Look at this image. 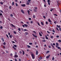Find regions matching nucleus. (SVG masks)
Returning <instances> with one entry per match:
<instances>
[{
    "label": "nucleus",
    "instance_id": "338daca9",
    "mask_svg": "<svg viewBox=\"0 0 61 61\" xmlns=\"http://www.w3.org/2000/svg\"><path fill=\"white\" fill-rule=\"evenodd\" d=\"M49 47L50 48H51V46H49Z\"/></svg>",
    "mask_w": 61,
    "mask_h": 61
},
{
    "label": "nucleus",
    "instance_id": "9b49d317",
    "mask_svg": "<svg viewBox=\"0 0 61 61\" xmlns=\"http://www.w3.org/2000/svg\"><path fill=\"white\" fill-rule=\"evenodd\" d=\"M49 56H50V55H49L48 56L46 57V58H49Z\"/></svg>",
    "mask_w": 61,
    "mask_h": 61
},
{
    "label": "nucleus",
    "instance_id": "3c124183",
    "mask_svg": "<svg viewBox=\"0 0 61 61\" xmlns=\"http://www.w3.org/2000/svg\"><path fill=\"white\" fill-rule=\"evenodd\" d=\"M52 31L53 32H54V33H55V31L54 30H52Z\"/></svg>",
    "mask_w": 61,
    "mask_h": 61
},
{
    "label": "nucleus",
    "instance_id": "b1692460",
    "mask_svg": "<svg viewBox=\"0 0 61 61\" xmlns=\"http://www.w3.org/2000/svg\"><path fill=\"white\" fill-rule=\"evenodd\" d=\"M12 47L14 49V50H16V49L15 48L14 46H13Z\"/></svg>",
    "mask_w": 61,
    "mask_h": 61
},
{
    "label": "nucleus",
    "instance_id": "393cba45",
    "mask_svg": "<svg viewBox=\"0 0 61 61\" xmlns=\"http://www.w3.org/2000/svg\"><path fill=\"white\" fill-rule=\"evenodd\" d=\"M22 52H23V55H24V54H25V51H23V50H22Z\"/></svg>",
    "mask_w": 61,
    "mask_h": 61
},
{
    "label": "nucleus",
    "instance_id": "f704fd0d",
    "mask_svg": "<svg viewBox=\"0 0 61 61\" xmlns=\"http://www.w3.org/2000/svg\"><path fill=\"white\" fill-rule=\"evenodd\" d=\"M15 4H16V6H18V5L17 4V3H15Z\"/></svg>",
    "mask_w": 61,
    "mask_h": 61
},
{
    "label": "nucleus",
    "instance_id": "58836bf2",
    "mask_svg": "<svg viewBox=\"0 0 61 61\" xmlns=\"http://www.w3.org/2000/svg\"><path fill=\"white\" fill-rule=\"evenodd\" d=\"M54 15H55V16H57L58 15L56 14H54Z\"/></svg>",
    "mask_w": 61,
    "mask_h": 61
},
{
    "label": "nucleus",
    "instance_id": "0e129e2a",
    "mask_svg": "<svg viewBox=\"0 0 61 61\" xmlns=\"http://www.w3.org/2000/svg\"><path fill=\"white\" fill-rule=\"evenodd\" d=\"M15 2H18V0H15Z\"/></svg>",
    "mask_w": 61,
    "mask_h": 61
},
{
    "label": "nucleus",
    "instance_id": "a878e982",
    "mask_svg": "<svg viewBox=\"0 0 61 61\" xmlns=\"http://www.w3.org/2000/svg\"><path fill=\"white\" fill-rule=\"evenodd\" d=\"M12 5H15V4L14 3V2H13L12 3Z\"/></svg>",
    "mask_w": 61,
    "mask_h": 61
},
{
    "label": "nucleus",
    "instance_id": "5701e85b",
    "mask_svg": "<svg viewBox=\"0 0 61 61\" xmlns=\"http://www.w3.org/2000/svg\"><path fill=\"white\" fill-rule=\"evenodd\" d=\"M45 37L46 38V39H48V37H47V36H45Z\"/></svg>",
    "mask_w": 61,
    "mask_h": 61
},
{
    "label": "nucleus",
    "instance_id": "7ed1b4c3",
    "mask_svg": "<svg viewBox=\"0 0 61 61\" xmlns=\"http://www.w3.org/2000/svg\"><path fill=\"white\" fill-rule=\"evenodd\" d=\"M57 5H58V6H59V5H60V3L58 2V1H57Z\"/></svg>",
    "mask_w": 61,
    "mask_h": 61
},
{
    "label": "nucleus",
    "instance_id": "5fc2aeb1",
    "mask_svg": "<svg viewBox=\"0 0 61 61\" xmlns=\"http://www.w3.org/2000/svg\"><path fill=\"white\" fill-rule=\"evenodd\" d=\"M0 12H1V13H3V11L2 10H0Z\"/></svg>",
    "mask_w": 61,
    "mask_h": 61
},
{
    "label": "nucleus",
    "instance_id": "6e6552de",
    "mask_svg": "<svg viewBox=\"0 0 61 61\" xmlns=\"http://www.w3.org/2000/svg\"><path fill=\"white\" fill-rule=\"evenodd\" d=\"M48 21L50 23H51L52 22H51V20H50V19H48Z\"/></svg>",
    "mask_w": 61,
    "mask_h": 61
},
{
    "label": "nucleus",
    "instance_id": "bf43d9fd",
    "mask_svg": "<svg viewBox=\"0 0 61 61\" xmlns=\"http://www.w3.org/2000/svg\"><path fill=\"white\" fill-rule=\"evenodd\" d=\"M20 54H22V52L21 51H20Z\"/></svg>",
    "mask_w": 61,
    "mask_h": 61
},
{
    "label": "nucleus",
    "instance_id": "c03bdc74",
    "mask_svg": "<svg viewBox=\"0 0 61 61\" xmlns=\"http://www.w3.org/2000/svg\"><path fill=\"white\" fill-rule=\"evenodd\" d=\"M55 59V58H54V57H52V60H54Z\"/></svg>",
    "mask_w": 61,
    "mask_h": 61
},
{
    "label": "nucleus",
    "instance_id": "e433bc0d",
    "mask_svg": "<svg viewBox=\"0 0 61 61\" xmlns=\"http://www.w3.org/2000/svg\"><path fill=\"white\" fill-rule=\"evenodd\" d=\"M3 15V14L2 13H1V12H0V15Z\"/></svg>",
    "mask_w": 61,
    "mask_h": 61
},
{
    "label": "nucleus",
    "instance_id": "1a4fd4ad",
    "mask_svg": "<svg viewBox=\"0 0 61 61\" xmlns=\"http://www.w3.org/2000/svg\"><path fill=\"white\" fill-rule=\"evenodd\" d=\"M11 25L12 26H13V27H15V26L13 24H11Z\"/></svg>",
    "mask_w": 61,
    "mask_h": 61
},
{
    "label": "nucleus",
    "instance_id": "7c9ffc66",
    "mask_svg": "<svg viewBox=\"0 0 61 61\" xmlns=\"http://www.w3.org/2000/svg\"><path fill=\"white\" fill-rule=\"evenodd\" d=\"M18 30H19V31H21V29H20V28H19L18 29Z\"/></svg>",
    "mask_w": 61,
    "mask_h": 61
},
{
    "label": "nucleus",
    "instance_id": "c9c22d12",
    "mask_svg": "<svg viewBox=\"0 0 61 61\" xmlns=\"http://www.w3.org/2000/svg\"><path fill=\"white\" fill-rule=\"evenodd\" d=\"M56 45L57 46H58V45H59L58 43H56Z\"/></svg>",
    "mask_w": 61,
    "mask_h": 61
},
{
    "label": "nucleus",
    "instance_id": "6ab92c4d",
    "mask_svg": "<svg viewBox=\"0 0 61 61\" xmlns=\"http://www.w3.org/2000/svg\"><path fill=\"white\" fill-rule=\"evenodd\" d=\"M1 40L3 41V42H4V38H2L1 39Z\"/></svg>",
    "mask_w": 61,
    "mask_h": 61
},
{
    "label": "nucleus",
    "instance_id": "72a5a7b5",
    "mask_svg": "<svg viewBox=\"0 0 61 61\" xmlns=\"http://www.w3.org/2000/svg\"><path fill=\"white\" fill-rule=\"evenodd\" d=\"M24 31H27V30L26 29H24Z\"/></svg>",
    "mask_w": 61,
    "mask_h": 61
},
{
    "label": "nucleus",
    "instance_id": "dca6fc26",
    "mask_svg": "<svg viewBox=\"0 0 61 61\" xmlns=\"http://www.w3.org/2000/svg\"><path fill=\"white\" fill-rule=\"evenodd\" d=\"M18 56H17V55H15V56H14V57L15 58L17 57H18Z\"/></svg>",
    "mask_w": 61,
    "mask_h": 61
},
{
    "label": "nucleus",
    "instance_id": "37998d69",
    "mask_svg": "<svg viewBox=\"0 0 61 61\" xmlns=\"http://www.w3.org/2000/svg\"><path fill=\"white\" fill-rule=\"evenodd\" d=\"M35 17H36V16H35V15H33V18H35Z\"/></svg>",
    "mask_w": 61,
    "mask_h": 61
},
{
    "label": "nucleus",
    "instance_id": "0eeeda50",
    "mask_svg": "<svg viewBox=\"0 0 61 61\" xmlns=\"http://www.w3.org/2000/svg\"><path fill=\"white\" fill-rule=\"evenodd\" d=\"M21 11L22 13H23V14H25V13H24V11L23 10H21Z\"/></svg>",
    "mask_w": 61,
    "mask_h": 61
},
{
    "label": "nucleus",
    "instance_id": "bb28decb",
    "mask_svg": "<svg viewBox=\"0 0 61 61\" xmlns=\"http://www.w3.org/2000/svg\"><path fill=\"white\" fill-rule=\"evenodd\" d=\"M29 44L31 45H33V44L32 43H29Z\"/></svg>",
    "mask_w": 61,
    "mask_h": 61
},
{
    "label": "nucleus",
    "instance_id": "13d9d810",
    "mask_svg": "<svg viewBox=\"0 0 61 61\" xmlns=\"http://www.w3.org/2000/svg\"><path fill=\"white\" fill-rule=\"evenodd\" d=\"M46 25H47V24H48V22H47V21L46 22Z\"/></svg>",
    "mask_w": 61,
    "mask_h": 61
},
{
    "label": "nucleus",
    "instance_id": "49530a36",
    "mask_svg": "<svg viewBox=\"0 0 61 61\" xmlns=\"http://www.w3.org/2000/svg\"><path fill=\"white\" fill-rule=\"evenodd\" d=\"M10 16H11V17H13V15H12V14H10Z\"/></svg>",
    "mask_w": 61,
    "mask_h": 61
},
{
    "label": "nucleus",
    "instance_id": "9d476101",
    "mask_svg": "<svg viewBox=\"0 0 61 61\" xmlns=\"http://www.w3.org/2000/svg\"><path fill=\"white\" fill-rule=\"evenodd\" d=\"M56 26H57L58 28H60V25L58 26V25H56Z\"/></svg>",
    "mask_w": 61,
    "mask_h": 61
},
{
    "label": "nucleus",
    "instance_id": "39448f33",
    "mask_svg": "<svg viewBox=\"0 0 61 61\" xmlns=\"http://www.w3.org/2000/svg\"><path fill=\"white\" fill-rule=\"evenodd\" d=\"M21 6L22 7H25V4H21Z\"/></svg>",
    "mask_w": 61,
    "mask_h": 61
},
{
    "label": "nucleus",
    "instance_id": "4c0bfd02",
    "mask_svg": "<svg viewBox=\"0 0 61 61\" xmlns=\"http://www.w3.org/2000/svg\"><path fill=\"white\" fill-rule=\"evenodd\" d=\"M51 46H52V47H53V48H54V46H53V45H52V44H51Z\"/></svg>",
    "mask_w": 61,
    "mask_h": 61
},
{
    "label": "nucleus",
    "instance_id": "cd10ccee",
    "mask_svg": "<svg viewBox=\"0 0 61 61\" xmlns=\"http://www.w3.org/2000/svg\"><path fill=\"white\" fill-rule=\"evenodd\" d=\"M3 44H4V45H6V44L5 43V42H4V43H3Z\"/></svg>",
    "mask_w": 61,
    "mask_h": 61
},
{
    "label": "nucleus",
    "instance_id": "a211bd4d",
    "mask_svg": "<svg viewBox=\"0 0 61 61\" xmlns=\"http://www.w3.org/2000/svg\"><path fill=\"white\" fill-rule=\"evenodd\" d=\"M36 55H38V51H36Z\"/></svg>",
    "mask_w": 61,
    "mask_h": 61
},
{
    "label": "nucleus",
    "instance_id": "e2e57ef3",
    "mask_svg": "<svg viewBox=\"0 0 61 61\" xmlns=\"http://www.w3.org/2000/svg\"><path fill=\"white\" fill-rule=\"evenodd\" d=\"M33 32H34V33H36V32L35 31H33Z\"/></svg>",
    "mask_w": 61,
    "mask_h": 61
},
{
    "label": "nucleus",
    "instance_id": "de8ad7c7",
    "mask_svg": "<svg viewBox=\"0 0 61 61\" xmlns=\"http://www.w3.org/2000/svg\"><path fill=\"white\" fill-rule=\"evenodd\" d=\"M37 24L38 25H39V26H40V24L38 23V22Z\"/></svg>",
    "mask_w": 61,
    "mask_h": 61
},
{
    "label": "nucleus",
    "instance_id": "4d7b16f0",
    "mask_svg": "<svg viewBox=\"0 0 61 61\" xmlns=\"http://www.w3.org/2000/svg\"><path fill=\"white\" fill-rule=\"evenodd\" d=\"M43 17L44 18V19H46V16H43Z\"/></svg>",
    "mask_w": 61,
    "mask_h": 61
},
{
    "label": "nucleus",
    "instance_id": "864d4df0",
    "mask_svg": "<svg viewBox=\"0 0 61 61\" xmlns=\"http://www.w3.org/2000/svg\"><path fill=\"white\" fill-rule=\"evenodd\" d=\"M53 38V36H51V38Z\"/></svg>",
    "mask_w": 61,
    "mask_h": 61
},
{
    "label": "nucleus",
    "instance_id": "79ce46f5",
    "mask_svg": "<svg viewBox=\"0 0 61 61\" xmlns=\"http://www.w3.org/2000/svg\"><path fill=\"white\" fill-rule=\"evenodd\" d=\"M0 29H3V26H1L0 27Z\"/></svg>",
    "mask_w": 61,
    "mask_h": 61
},
{
    "label": "nucleus",
    "instance_id": "473e14b6",
    "mask_svg": "<svg viewBox=\"0 0 61 61\" xmlns=\"http://www.w3.org/2000/svg\"><path fill=\"white\" fill-rule=\"evenodd\" d=\"M14 46L15 47H17V46L16 45H14Z\"/></svg>",
    "mask_w": 61,
    "mask_h": 61
},
{
    "label": "nucleus",
    "instance_id": "680f3d73",
    "mask_svg": "<svg viewBox=\"0 0 61 61\" xmlns=\"http://www.w3.org/2000/svg\"><path fill=\"white\" fill-rule=\"evenodd\" d=\"M6 52V53H9L8 51H7Z\"/></svg>",
    "mask_w": 61,
    "mask_h": 61
},
{
    "label": "nucleus",
    "instance_id": "c756f323",
    "mask_svg": "<svg viewBox=\"0 0 61 61\" xmlns=\"http://www.w3.org/2000/svg\"><path fill=\"white\" fill-rule=\"evenodd\" d=\"M0 4H1V5H3V2H0Z\"/></svg>",
    "mask_w": 61,
    "mask_h": 61
},
{
    "label": "nucleus",
    "instance_id": "2f4dec72",
    "mask_svg": "<svg viewBox=\"0 0 61 61\" xmlns=\"http://www.w3.org/2000/svg\"><path fill=\"white\" fill-rule=\"evenodd\" d=\"M31 1V0H28V2H27V3H28V2H29Z\"/></svg>",
    "mask_w": 61,
    "mask_h": 61
},
{
    "label": "nucleus",
    "instance_id": "a19ab883",
    "mask_svg": "<svg viewBox=\"0 0 61 61\" xmlns=\"http://www.w3.org/2000/svg\"><path fill=\"white\" fill-rule=\"evenodd\" d=\"M14 33L15 34H16V32L15 31H14Z\"/></svg>",
    "mask_w": 61,
    "mask_h": 61
},
{
    "label": "nucleus",
    "instance_id": "412c9836",
    "mask_svg": "<svg viewBox=\"0 0 61 61\" xmlns=\"http://www.w3.org/2000/svg\"><path fill=\"white\" fill-rule=\"evenodd\" d=\"M27 46L28 48H30V47H31V46L29 45H27Z\"/></svg>",
    "mask_w": 61,
    "mask_h": 61
},
{
    "label": "nucleus",
    "instance_id": "f3484780",
    "mask_svg": "<svg viewBox=\"0 0 61 61\" xmlns=\"http://www.w3.org/2000/svg\"><path fill=\"white\" fill-rule=\"evenodd\" d=\"M12 36H13L12 35H10V37L11 38H12Z\"/></svg>",
    "mask_w": 61,
    "mask_h": 61
},
{
    "label": "nucleus",
    "instance_id": "c85d7f7f",
    "mask_svg": "<svg viewBox=\"0 0 61 61\" xmlns=\"http://www.w3.org/2000/svg\"><path fill=\"white\" fill-rule=\"evenodd\" d=\"M57 48L59 49H61V48H60V47H58Z\"/></svg>",
    "mask_w": 61,
    "mask_h": 61
},
{
    "label": "nucleus",
    "instance_id": "774afa93",
    "mask_svg": "<svg viewBox=\"0 0 61 61\" xmlns=\"http://www.w3.org/2000/svg\"><path fill=\"white\" fill-rule=\"evenodd\" d=\"M15 61H17V60L16 59H15Z\"/></svg>",
    "mask_w": 61,
    "mask_h": 61
},
{
    "label": "nucleus",
    "instance_id": "ea45409f",
    "mask_svg": "<svg viewBox=\"0 0 61 61\" xmlns=\"http://www.w3.org/2000/svg\"><path fill=\"white\" fill-rule=\"evenodd\" d=\"M6 36H7V38H9V37H8V35H6Z\"/></svg>",
    "mask_w": 61,
    "mask_h": 61
},
{
    "label": "nucleus",
    "instance_id": "6e6d98bb",
    "mask_svg": "<svg viewBox=\"0 0 61 61\" xmlns=\"http://www.w3.org/2000/svg\"><path fill=\"white\" fill-rule=\"evenodd\" d=\"M42 41L44 42H46V41H45V40H43Z\"/></svg>",
    "mask_w": 61,
    "mask_h": 61
},
{
    "label": "nucleus",
    "instance_id": "09e8293b",
    "mask_svg": "<svg viewBox=\"0 0 61 61\" xmlns=\"http://www.w3.org/2000/svg\"><path fill=\"white\" fill-rule=\"evenodd\" d=\"M58 42H61V41L60 40H59L58 41Z\"/></svg>",
    "mask_w": 61,
    "mask_h": 61
},
{
    "label": "nucleus",
    "instance_id": "052dcab7",
    "mask_svg": "<svg viewBox=\"0 0 61 61\" xmlns=\"http://www.w3.org/2000/svg\"><path fill=\"white\" fill-rule=\"evenodd\" d=\"M11 6H10L9 7V9H11Z\"/></svg>",
    "mask_w": 61,
    "mask_h": 61
},
{
    "label": "nucleus",
    "instance_id": "8fccbe9b",
    "mask_svg": "<svg viewBox=\"0 0 61 61\" xmlns=\"http://www.w3.org/2000/svg\"><path fill=\"white\" fill-rule=\"evenodd\" d=\"M29 20H31V18H29Z\"/></svg>",
    "mask_w": 61,
    "mask_h": 61
},
{
    "label": "nucleus",
    "instance_id": "4be33fe9",
    "mask_svg": "<svg viewBox=\"0 0 61 61\" xmlns=\"http://www.w3.org/2000/svg\"><path fill=\"white\" fill-rule=\"evenodd\" d=\"M41 24L42 25H44V24H43V22H41Z\"/></svg>",
    "mask_w": 61,
    "mask_h": 61
},
{
    "label": "nucleus",
    "instance_id": "20e7f679",
    "mask_svg": "<svg viewBox=\"0 0 61 61\" xmlns=\"http://www.w3.org/2000/svg\"><path fill=\"white\" fill-rule=\"evenodd\" d=\"M33 11L34 12H37V10L36 9H34L33 10Z\"/></svg>",
    "mask_w": 61,
    "mask_h": 61
},
{
    "label": "nucleus",
    "instance_id": "f8f14e48",
    "mask_svg": "<svg viewBox=\"0 0 61 61\" xmlns=\"http://www.w3.org/2000/svg\"><path fill=\"white\" fill-rule=\"evenodd\" d=\"M39 58V59H40V60H41V59H42V57H41V56H40V57Z\"/></svg>",
    "mask_w": 61,
    "mask_h": 61
},
{
    "label": "nucleus",
    "instance_id": "69168bd1",
    "mask_svg": "<svg viewBox=\"0 0 61 61\" xmlns=\"http://www.w3.org/2000/svg\"><path fill=\"white\" fill-rule=\"evenodd\" d=\"M35 9H37V7H35Z\"/></svg>",
    "mask_w": 61,
    "mask_h": 61
},
{
    "label": "nucleus",
    "instance_id": "f03ea898",
    "mask_svg": "<svg viewBox=\"0 0 61 61\" xmlns=\"http://www.w3.org/2000/svg\"><path fill=\"white\" fill-rule=\"evenodd\" d=\"M32 35L33 36H34V37H36V38H37V36H35V35H34V34H32Z\"/></svg>",
    "mask_w": 61,
    "mask_h": 61
},
{
    "label": "nucleus",
    "instance_id": "ddd939ff",
    "mask_svg": "<svg viewBox=\"0 0 61 61\" xmlns=\"http://www.w3.org/2000/svg\"><path fill=\"white\" fill-rule=\"evenodd\" d=\"M27 12L29 14V15H30V11H29V10H28L27 11Z\"/></svg>",
    "mask_w": 61,
    "mask_h": 61
},
{
    "label": "nucleus",
    "instance_id": "603ef678",
    "mask_svg": "<svg viewBox=\"0 0 61 61\" xmlns=\"http://www.w3.org/2000/svg\"><path fill=\"white\" fill-rule=\"evenodd\" d=\"M56 37L57 38H58V37H59V36H56Z\"/></svg>",
    "mask_w": 61,
    "mask_h": 61
},
{
    "label": "nucleus",
    "instance_id": "2eb2a0df",
    "mask_svg": "<svg viewBox=\"0 0 61 61\" xmlns=\"http://www.w3.org/2000/svg\"><path fill=\"white\" fill-rule=\"evenodd\" d=\"M50 52V51H47V52H46V54H48V53H49Z\"/></svg>",
    "mask_w": 61,
    "mask_h": 61
},
{
    "label": "nucleus",
    "instance_id": "f257e3e1",
    "mask_svg": "<svg viewBox=\"0 0 61 61\" xmlns=\"http://www.w3.org/2000/svg\"><path fill=\"white\" fill-rule=\"evenodd\" d=\"M31 54V57H32V59H35V56L34 55V54L33 53H32V52H30Z\"/></svg>",
    "mask_w": 61,
    "mask_h": 61
},
{
    "label": "nucleus",
    "instance_id": "a18cd8bd",
    "mask_svg": "<svg viewBox=\"0 0 61 61\" xmlns=\"http://www.w3.org/2000/svg\"><path fill=\"white\" fill-rule=\"evenodd\" d=\"M47 2L48 3H49L50 2V0H47Z\"/></svg>",
    "mask_w": 61,
    "mask_h": 61
},
{
    "label": "nucleus",
    "instance_id": "4468645a",
    "mask_svg": "<svg viewBox=\"0 0 61 61\" xmlns=\"http://www.w3.org/2000/svg\"><path fill=\"white\" fill-rule=\"evenodd\" d=\"M39 34L40 36H42V35L40 33V32H39Z\"/></svg>",
    "mask_w": 61,
    "mask_h": 61
},
{
    "label": "nucleus",
    "instance_id": "423d86ee",
    "mask_svg": "<svg viewBox=\"0 0 61 61\" xmlns=\"http://www.w3.org/2000/svg\"><path fill=\"white\" fill-rule=\"evenodd\" d=\"M29 33L28 32H26L25 33V35H28V34Z\"/></svg>",
    "mask_w": 61,
    "mask_h": 61
},
{
    "label": "nucleus",
    "instance_id": "aec40b11",
    "mask_svg": "<svg viewBox=\"0 0 61 61\" xmlns=\"http://www.w3.org/2000/svg\"><path fill=\"white\" fill-rule=\"evenodd\" d=\"M24 25L25 26V27H27L28 25H27L26 24H24Z\"/></svg>",
    "mask_w": 61,
    "mask_h": 61
}]
</instances>
